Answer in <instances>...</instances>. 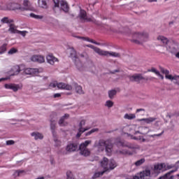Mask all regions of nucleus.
Listing matches in <instances>:
<instances>
[{
  "mask_svg": "<svg viewBox=\"0 0 179 179\" xmlns=\"http://www.w3.org/2000/svg\"><path fill=\"white\" fill-rule=\"evenodd\" d=\"M157 76H159L162 79H164V76L163 75L160 74V71L159 72V74H157Z\"/></svg>",
  "mask_w": 179,
  "mask_h": 179,
  "instance_id": "62",
  "label": "nucleus"
},
{
  "mask_svg": "<svg viewBox=\"0 0 179 179\" xmlns=\"http://www.w3.org/2000/svg\"><path fill=\"white\" fill-rule=\"evenodd\" d=\"M67 118H69V114H65L64 116H62L59 120V125L60 127H65V120H67Z\"/></svg>",
  "mask_w": 179,
  "mask_h": 179,
  "instance_id": "27",
  "label": "nucleus"
},
{
  "mask_svg": "<svg viewBox=\"0 0 179 179\" xmlns=\"http://www.w3.org/2000/svg\"><path fill=\"white\" fill-rule=\"evenodd\" d=\"M17 52V49L15 48H12L8 52V55H13V54H16Z\"/></svg>",
  "mask_w": 179,
  "mask_h": 179,
  "instance_id": "48",
  "label": "nucleus"
},
{
  "mask_svg": "<svg viewBox=\"0 0 179 179\" xmlns=\"http://www.w3.org/2000/svg\"><path fill=\"white\" fill-rule=\"evenodd\" d=\"M47 62L50 64V65H54L55 62H58V58L55 57L52 55H48L46 57Z\"/></svg>",
  "mask_w": 179,
  "mask_h": 179,
  "instance_id": "17",
  "label": "nucleus"
},
{
  "mask_svg": "<svg viewBox=\"0 0 179 179\" xmlns=\"http://www.w3.org/2000/svg\"><path fill=\"white\" fill-rule=\"evenodd\" d=\"M82 40H84V41H88L89 43H92V44H96V45H100V43H97L94 41L93 39H90L87 37H82Z\"/></svg>",
  "mask_w": 179,
  "mask_h": 179,
  "instance_id": "37",
  "label": "nucleus"
},
{
  "mask_svg": "<svg viewBox=\"0 0 179 179\" xmlns=\"http://www.w3.org/2000/svg\"><path fill=\"white\" fill-rule=\"evenodd\" d=\"M166 50L169 52H171V54H177V52L178 51V46L176 43L172 42L169 43L166 47Z\"/></svg>",
  "mask_w": 179,
  "mask_h": 179,
  "instance_id": "13",
  "label": "nucleus"
},
{
  "mask_svg": "<svg viewBox=\"0 0 179 179\" xmlns=\"http://www.w3.org/2000/svg\"><path fill=\"white\" fill-rule=\"evenodd\" d=\"M114 106V102L113 101L108 100L106 101L105 107H108V108H111Z\"/></svg>",
  "mask_w": 179,
  "mask_h": 179,
  "instance_id": "43",
  "label": "nucleus"
},
{
  "mask_svg": "<svg viewBox=\"0 0 179 179\" xmlns=\"http://www.w3.org/2000/svg\"><path fill=\"white\" fill-rule=\"evenodd\" d=\"M148 72H152V73H155V75H159V71L156 69V68L152 67L151 69H148Z\"/></svg>",
  "mask_w": 179,
  "mask_h": 179,
  "instance_id": "50",
  "label": "nucleus"
},
{
  "mask_svg": "<svg viewBox=\"0 0 179 179\" xmlns=\"http://www.w3.org/2000/svg\"><path fill=\"white\" fill-rule=\"evenodd\" d=\"M139 179H150V170L145 169L139 173V175L137 176Z\"/></svg>",
  "mask_w": 179,
  "mask_h": 179,
  "instance_id": "15",
  "label": "nucleus"
},
{
  "mask_svg": "<svg viewBox=\"0 0 179 179\" xmlns=\"http://www.w3.org/2000/svg\"><path fill=\"white\" fill-rule=\"evenodd\" d=\"M164 134V131H163L162 133L158 134H152V135H149L150 138H155V136H162Z\"/></svg>",
  "mask_w": 179,
  "mask_h": 179,
  "instance_id": "55",
  "label": "nucleus"
},
{
  "mask_svg": "<svg viewBox=\"0 0 179 179\" xmlns=\"http://www.w3.org/2000/svg\"><path fill=\"white\" fill-rule=\"evenodd\" d=\"M68 54H69L70 58H72L73 61H75L76 66L78 71H83V66L82 65V62L79 60L76 50H75L73 48H69L68 49Z\"/></svg>",
  "mask_w": 179,
  "mask_h": 179,
  "instance_id": "4",
  "label": "nucleus"
},
{
  "mask_svg": "<svg viewBox=\"0 0 179 179\" xmlns=\"http://www.w3.org/2000/svg\"><path fill=\"white\" fill-rule=\"evenodd\" d=\"M31 136L35 139V141H38V139L41 140L43 139L44 136L43 134L38 132V131H34L31 134Z\"/></svg>",
  "mask_w": 179,
  "mask_h": 179,
  "instance_id": "23",
  "label": "nucleus"
},
{
  "mask_svg": "<svg viewBox=\"0 0 179 179\" xmlns=\"http://www.w3.org/2000/svg\"><path fill=\"white\" fill-rule=\"evenodd\" d=\"M94 146L101 152H103L105 149L108 155H111V152H113V144L108 140H99L98 143H95Z\"/></svg>",
  "mask_w": 179,
  "mask_h": 179,
  "instance_id": "2",
  "label": "nucleus"
},
{
  "mask_svg": "<svg viewBox=\"0 0 179 179\" xmlns=\"http://www.w3.org/2000/svg\"><path fill=\"white\" fill-rule=\"evenodd\" d=\"M6 89H10V90H13V92H17L20 89H21L20 85L15 84H6L4 85Z\"/></svg>",
  "mask_w": 179,
  "mask_h": 179,
  "instance_id": "16",
  "label": "nucleus"
},
{
  "mask_svg": "<svg viewBox=\"0 0 179 179\" xmlns=\"http://www.w3.org/2000/svg\"><path fill=\"white\" fill-rule=\"evenodd\" d=\"M101 166L103 168L104 171L95 173L92 176L93 179L101 177V176H103L106 171H108V170H114L115 167H117V162H115L114 159L108 160L106 157H103V160L101 162Z\"/></svg>",
  "mask_w": 179,
  "mask_h": 179,
  "instance_id": "1",
  "label": "nucleus"
},
{
  "mask_svg": "<svg viewBox=\"0 0 179 179\" xmlns=\"http://www.w3.org/2000/svg\"><path fill=\"white\" fill-rule=\"evenodd\" d=\"M22 72L24 73V75H37L38 73V69L31 68L25 69L24 66H22Z\"/></svg>",
  "mask_w": 179,
  "mask_h": 179,
  "instance_id": "12",
  "label": "nucleus"
},
{
  "mask_svg": "<svg viewBox=\"0 0 179 179\" xmlns=\"http://www.w3.org/2000/svg\"><path fill=\"white\" fill-rule=\"evenodd\" d=\"M86 124V121L84 120H81L80 122L78 124V132L76 134V136L78 138H80L81 135L83 134V132H86V131H89L90 128H83Z\"/></svg>",
  "mask_w": 179,
  "mask_h": 179,
  "instance_id": "10",
  "label": "nucleus"
},
{
  "mask_svg": "<svg viewBox=\"0 0 179 179\" xmlns=\"http://www.w3.org/2000/svg\"><path fill=\"white\" fill-rule=\"evenodd\" d=\"M164 168H166V164H157L155 165L154 171L159 173V171H161V170H163Z\"/></svg>",
  "mask_w": 179,
  "mask_h": 179,
  "instance_id": "28",
  "label": "nucleus"
},
{
  "mask_svg": "<svg viewBox=\"0 0 179 179\" xmlns=\"http://www.w3.org/2000/svg\"><path fill=\"white\" fill-rule=\"evenodd\" d=\"M122 29L120 31V33H127L129 30L128 28H122Z\"/></svg>",
  "mask_w": 179,
  "mask_h": 179,
  "instance_id": "57",
  "label": "nucleus"
},
{
  "mask_svg": "<svg viewBox=\"0 0 179 179\" xmlns=\"http://www.w3.org/2000/svg\"><path fill=\"white\" fill-rule=\"evenodd\" d=\"M29 16H31V17H34V19H43L42 15H37L34 13H30Z\"/></svg>",
  "mask_w": 179,
  "mask_h": 179,
  "instance_id": "49",
  "label": "nucleus"
},
{
  "mask_svg": "<svg viewBox=\"0 0 179 179\" xmlns=\"http://www.w3.org/2000/svg\"><path fill=\"white\" fill-rule=\"evenodd\" d=\"M62 0H53V2L55 3V8H59V2Z\"/></svg>",
  "mask_w": 179,
  "mask_h": 179,
  "instance_id": "54",
  "label": "nucleus"
},
{
  "mask_svg": "<svg viewBox=\"0 0 179 179\" xmlns=\"http://www.w3.org/2000/svg\"><path fill=\"white\" fill-rule=\"evenodd\" d=\"M145 162H146V159L145 158H142L138 161H136L134 164L136 167H139V166H142V164H143V163H145Z\"/></svg>",
  "mask_w": 179,
  "mask_h": 179,
  "instance_id": "38",
  "label": "nucleus"
},
{
  "mask_svg": "<svg viewBox=\"0 0 179 179\" xmlns=\"http://www.w3.org/2000/svg\"><path fill=\"white\" fill-rule=\"evenodd\" d=\"M119 153H120V155H126L127 156H132V155H134V152L128 150H120Z\"/></svg>",
  "mask_w": 179,
  "mask_h": 179,
  "instance_id": "32",
  "label": "nucleus"
},
{
  "mask_svg": "<svg viewBox=\"0 0 179 179\" xmlns=\"http://www.w3.org/2000/svg\"><path fill=\"white\" fill-rule=\"evenodd\" d=\"M50 129L52 131L53 136H55V135H57L55 134V120H50Z\"/></svg>",
  "mask_w": 179,
  "mask_h": 179,
  "instance_id": "31",
  "label": "nucleus"
},
{
  "mask_svg": "<svg viewBox=\"0 0 179 179\" xmlns=\"http://www.w3.org/2000/svg\"><path fill=\"white\" fill-rule=\"evenodd\" d=\"M22 71H23V65L21 66H14L12 68V71L13 72V76L14 75H19V73H20V72H22Z\"/></svg>",
  "mask_w": 179,
  "mask_h": 179,
  "instance_id": "21",
  "label": "nucleus"
},
{
  "mask_svg": "<svg viewBox=\"0 0 179 179\" xmlns=\"http://www.w3.org/2000/svg\"><path fill=\"white\" fill-rule=\"evenodd\" d=\"M23 6H24V7H22L24 8V10H29L31 6L30 1L27 0H24Z\"/></svg>",
  "mask_w": 179,
  "mask_h": 179,
  "instance_id": "33",
  "label": "nucleus"
},
{
  "mask_svg": "<svg viewBox=\"0 0 179 179\" xmlns=\"http://www.w3.org/2000/svg\"><path fill=\"white\" fill-rule=\"evenodd\" d=\"M50 89H59L62 90H72V85L64 83L53 82L49 85Z\"/></svg>",
  "mask_w": 179,
  "mask_h": 179,
  "instance_id": "5",
  "label": "nucleus"
},
{
  "mask_svg": "<svg viewBox=\"0 0 179 179\" xmlns=\"http://www.w3.org/2000/svg\"><path fill=\"white\" fill-rule=\"evenodd\" d=\"M133 39L131 41L135 44H143L145 41H148L149 34L146 32H135L132 35Z\"/></svg>",
  "mask_w": 179,
  "mask_h": 179,
  "instance_id": "3",
  "label": "nucleus"
},
{
  "mask_svg": "<svg viewBox=\"0 0 179 179\" xmlns=\"http://www.w3.org/2000/svg\"><path fill=\"white\" fill-rule=\"evenodd\" d=\"M166 79H169V80H174V76H172L171 75H166L165 76Z\"/></svg>",
  "mask_w": 179,
  "mask_h": 179,
  "instance_id": "56",
  "label": "nucleus"
},
{
  "mask_svg": "<svg viewBox=\"0 0 179 179\" xmlns=\"http://www.w3.org/2000/svg\"><path fill=\"white\" fill-rule=\"evenodd\" d=\"M174 115H176L174 113H167L166 117H168L169 118H172L173 117H174Z\"/></svg>",
  "mask_w": 179,
  "mask_h": 179,
  "instance_id": "58",
  "label": "nucleus"
},
{
  "mask_svg": "<svg viewBox=\"0 0 179 179\" xmlns=\"http://www.w3.org/2000/svg\"><path fill=\"white\" fill-rule=\"evenodd\" d=\"M140 111H145V109L143 108H139L136 110V113H140Z\"/></svg>",
  "mask_w": 179,
  "mask_h": 179,
  "instance_id": "63",
  "label": "nucleus"
},
{
  "mask_svg": "<svg viewBox=\"0 0 179 179\" xmlns=\"http://www.w3.org/2000/svg\"><path fill=\"white\" fill-rule=\"evenodd\" d=\"M6 145H7V146H10L12 145H15V141L13 140H8L6 141Z\"/></svg>",
  "mask_w": 179,
  "mask_h": 179,
  "instance_id": "52",
  "label": "nucleus"
},
{
  "mask_svg": "<svg viewBox=\"0 0 179 179\" xmlns=\"http://www.w3.org/2000/svg\"><path fill=\"white\" fill-rule=\"evenodd\" d=\"M17 34H20L21 36H22V37H25L26 34H27V31H18V32H17Z\"/></svg>",
  "mask_w": 179,
  "mask_h": 179,
  "instance_id": "53",
  "label": "nucleus"
},
{
  "mask_svg": "<svg viewBox=\"0 0 179 179\" xmlns=\"http://www.w3.org/2000/svg\"><path fill=\"white\" fill-rule=\"evenodd\" d=\"M116 72H120V70L119 69H116L115 71H110V73H112L113 75H114V73H116Z\"/></svg>",
  "mask_w": 179,
  "mask_h": 179,
  "instance_id": "60",
  "label": "nucleus"
},
{
  "mask_svg": "<svg viewBox=\"0 0 179 179\" xmlns=\"http://www.w3.org/2000/svg\"><path fill=\"white\" fill-rule=\"evenodd\" d=\"M170 124H171V129H174L175 125H174V124H173V122L171 121Z\"/></svg>",
  "mask_w": 179,
  "mask_h": 179,
  "instance_id": "64",
  "label": "nucleus"
},
{
  "mask_svg": "<svg viewBox=\"0 0 179 179\" xmlns=\"http://www.w3.org/2000/svg\"><path fill=\"white\" fill-rule=\"evenodd\" d=\"M87 47H88L89 48H92V50H94V51H95V52H96V54H99V55H104L106 54L105 52L103 51V50L97 48V47H95L94 45H87Z\"/></svg>",
  "mask_w": 179,
  "mask_h": 179,
  "instance_id": "24",
  "label": "nucleus"
},
{
  "mask_svg": "<svg viewBox=\"0 0 179 179\" xmlns=\"http://www.w3.org/2000/svg\"><path fill=\"white\" fill-rule=\"evenodd\" d=\"M169 73H170V71L166 69L164 72V74L165 75V76H167V75H169Z\"/></svg>",
  "mask_w": 179,
  "mask_h": 179,
  "instance_id": "61",
  "label": "nucleus"
},
{
  "mask_svg": "<svg viewBox=\"0 0 179 179\" xmlns=\"http://www.w3.org/2000/svg\"><path fill=\"white\" fill-rule=\"evenodd\" d=\"M117 94V90H112L108 91V97L109 99H114V96Z\"/></svg>",
  "mask_w": 179,
  "mask_h": 179,
  "instance_id": "40",
  "label": "nucleus"
},
{
  "mask_svg": "<svg viewBox=\"0 0 179 179\" xmlns=\"http://www.w3.org/2000/svg\"><path fill=\"white\" fill-rule=\"evenodd\" d=\"M78 17H80V20H86L87 22H90V19L87 18V15H86V11H85L84 10H80Z\"/></svg>",
  "mask_w": 179,
  "mask_h": 179,
  "instance_id": "25",
  "label": "nucleus"
},
{
  "mask_svg": "<svg viewBox=\"0 0 179 179\" xmlns=\"http://www.w3.org/2000/svg\"><path fill=\"white\" fill-rule=\"evenodd\" d=\"M129 79L130 82H137V83H139L141 80H145V78H144L143 76L141 73H136L134 74L133 76H129Z\"/></svg>",
  "mask_w": 179,
  "mask_h": 179,
  "instance_id": "11",
  "label": "nucleus"
},
{
  "mask_svg": "<svg viewBox=\"0 0 179 179\" xmlns=\"http://www.w3.org/2000/svg\"><path fill=\"white\" fill-rule=\"evenodd\" d=\"M141 121H145L146 124H152V122L156 121V117L143 118Z\"/></svg>",
  "mask_w": 179,
  "mask_h": 179,
  "instance_id": "34",
  "label": "nucleus"
},
{
  "mask_svg": "<svg viewBox=\"0 0 179 179\" xmlns=\"http://www.w3.org/2000/svg\"><path fill=\"white\" fill-rule=\"evenodd\" d=\"M76 149H78V145L74 143H69L66 147V150L68 152V153L75 152Z\"/></svg>",
  "mask_w": 179,
  "mask_h": 179,
  "instance_id": "19",
  "label": "nucleus"
},
{
  "mask_svg": "<svg viewBox=\"0 0 179 179\" xmlns=\"http://www.w3.org/2000/svg\"><path fill=\"white\" fill-rule=\"evenodd\" d=\"M98 131H99V129H92L90 131L85 134V136H89L92 135V134H94V132H98Z\"/></svg>",
  "mask_w": 179,
  "mask_h": 179,
  "instance_id": "45",
  "label": "nucleus"
},
{
  "mask_svg": "<svg viewBox=\"0 0 179 179\" xmlns=\"http://www.w3.org/2000/svg\"><path fill=\"white\" fill-rule=\"evenodd\" d=\"M73 86L76 89V93L78 94H85V92H83V90L82 89V86L78 85L77 83H74Z\"/></svg>",
  "mask_w": 179,
  "mask_h": 179,
  "instance_id": "29",
  "label": "nucleus"
},
{
  "mask_svg": "<svg viewBox=\"0 0 179 179\" xmlns=\"http://www.w3.org/2000/svg\"><path fill=\"white\" fill-rule=\"evenodd\" d=\"M8 31L10 33H11L12 34H17V32L19 31V30H17V27H15V24H9Z\"/></svg>",
  "mask_w": 179,
  "mask_h": 179,
  "instance_id": "26",
  "label": "nucleus"
},
{
  "mask_svg": "<svg viewBox=\"0 0 179 179\" xmlns=\"http://www.w3.org/2000/svg\"><path fill=\"white\" fill-rule=\"evenodd\" d=\"M103 52H105L104 55H104L105 57H107L110 55V57H114L115 58H120L121 57V55L118 52H108V51H105L103 50Z\"/></svg>",
  "mask_w": 179,
  "mask_h": 179,
  "instance_id": "22",
  "label": "nucleus"
},
{
  "mask_svg": "<svg viewBox=\"0 0 179 179\" xmlns=\"http://www.w3.org/2000/svg\"><path fill=\"white\" fill-rule=\"evenodd\" d=\"M22 173H24V171H15L13 174V176L14 177V178H16V177H19V176H20V174H22Z\"/></svg>",
  "mask_w": 179,
  "mask_h": 179,
  "instance_id": "44",
  "label": "nucleus"
},
{
  "mask_svg": "<svg viewBox=\"0 0 179 179\" xmlns=\"http://www.w3.org/2000/svg\"><path fill=\"white\" fill-rule=\"evenodd\" d=\"M173 83L179 86V76H174Z\"/></svg>",
  "mask_w": 179,
  "mask_h": 179,
  "instance_id": "51",
  "label": "nucleus"
},
{
  "mask_svg": "<svg viewBox=\"0 0 179 179\" xmlns=\"http://www.w3.org/2000/svg\"><path fill=\"white\" fill-rule=\"evenodd\" d=\"M32 62H38V64H43L45 62V59L42 55H35L30 58Z\"/></svg>",
  "mask_w": 179,
  "mask_h": 179,
  "instance_id": "14",
  "label": "nucleus"
},
{
  "mask_svg": "<svg viewBox=\"0 0 179 179\" xmlns=\"http://www.w3.org/2000/svg\"><path fill=\"white\" fill-rule=\"evenodd\" d=\"M124 118L125 120H135V118H136V116L134 113H126L124 116Z\"/></svg>",
  "mask_w": 179,
  "mask_h": 179,
  "instance_id": "35",
  "label": "nucleus"
},
{
  "mask_svg": "<svg viewBox=\"0 0 179 179\" xmlns=\"http://www.w3.org/2000/svg\"><path fill=\"white\" fill-rule=\"evenodd\" d=\"M117 146H122V148H129V149H139V147L135 144L128 143L127 141H122L121 140L116 141Z\"/></svg>",
  "mask_w": 179,
  "mask_h": 179,
  "instance_id": "9",
  "label": "nucleus"
},
{
  "mask_svg": "<svg viewBox=\"0 0 179 179\" xmlns=\"http://www.w3.org/2000/svg\"><path fill=\"white\" fill-rule=\"evenodd\" d=\"M59 155H68V151L66 150V148H61L58 151Z\"/></svg>",
  "mask_w": 179,
  "mask_h": 179,
  "instance_id": "47",
  "label": "nucleus"
},
{
  "mask_svg": "<svg viewBox=\"0 0 179 179\" xmlns=\"http://www.w3.org/2000/svg\"><path fill=\"white\" fill-rule=\"evenodd\" d=\"M157 41L162 43V44H167V43H169V39H167L166 37L162 36H159L157 37Z\"/></svg>",
  "mask_w": 179,
  "mask_h": 179,
  "instance_id": "36",
  "label": "nucleus"
},
{
  "mask_svg": "<svg viewBox=\"0 0 179 179\" xmlns=\"http://www.w3.org/2000/svg\"><path fill=\"white\" fill-rule=\"evenodd\" d=\"M53 97H54L55 99H57V98H58V97H61V94H60V93L55 94L53 95Z\"/></svg>",
  "mask_w": 179,
  "mask_h": 179,
  "instance_id": "59",
  "label": "nucleus"
},
{
  "mask_svg": "<svg viewBox=\"0 0 179 179\" xmlns=\"http://www.w3.org/2000/svg\"><path fill=\"white\" fill-rule=\"evenodd\" d=\"M59 8L60 9H62V10L64 12H69V6H68V3H66V1H64V0H62L60 2H59Z\"/></svg>",
  "mask_w": 179,
  "mask_h": 179,
  "instance_id": "18",
  "label": "nucleus"
},
{
  "mask_svg": "<svg viewBox=\"0 0 179 179\" xmlns=\"http://www.w3.org/2000/svg\"><path fill=\"white\" fill-rule=\"evenodd\" d=\"M53 137H54L53 141L55 142V146L56 148L61 146V141L58 140V138H57V134H55V136Z\"/></svg>",
  "mask_w": 179,
  "mask_h": 179,
  "instance_id": "39",
  "label": "nucleus"
},
{
  "mask_svg": "<svg viewBox=\"0 0 179 179\" xmlns=\"http://www.w3.org/2000/svg\"><path fill=\"white\" fill-rule=\"evenodd\" d=\"M48 2H50V0H38V7L47 9L48 8Z\"/></svg>",
  "mask_w": 179,
  "mask_h": 179,
  "instance_id": "20",
  "label": "nucleus"
},
{
  "mask_svg": "<svg viewBox=\"0 0 179 179\" xmlns=\"http://www.w3.org/2000/svg\"><path fill=\"white\" fill-rule=\"evenodd\" d=\"M5 9H8V10H24V8L17 3H8L6 7H3V6L0 7L1 10H3Z\"/></svg>",
  "mask_w": 179,
  "mask_h": 179,
  "instance_id": "7",
  "label": "nucleus"
},
{
  "mask_svg": "<svg viewBox=\"0 0 179 179\" xmlns=\"http://www.w3.org/2000/svg\"><path fill=\"white\" fill-rule=\"evenodd\" d=\"M92 143L91 140H87L84 143H82L80 146V153L82 155V156H85V157L87 156H90V150L87 149V146Z\"/></svg>",
  "mask_w": 179,
  "mask_h": 179,
  "instance_id": "6",
  "label": "nucleus"
},
{
  "mask_svg": "<svg viewBox=\"0 0 179 179\" xmlns=\"http://www.w3.org/2000/svg\"><path fill=\"white\" fill-rule=\"evenodd\" d=\"M178 164H179V161H178L175 164L166 165L165 166L166 170H170L171 169H174L175 167V169L170 171L169 172H168L164 175L165 178H169L170 176H171L173 173H176V171H178L179 169Z\"/></svg>",
  "mask_w": 179,
  "mask_h": 179,
  "instance_id": "8",
  "label": "nucleus"
},
{
  "mask_svg": "<svg viewBox=\"0 0 179 179\" xmlns=\"http://www.w3.org/2000/svg\"><path fill=\"white\" fill-rule=\"evenodd\" d=\"M66 179H75V178L73 177V174H72V172L71 171H68L66 172Z\"/></svg>",
  "mask_w": 179,
  "mask_h": 179,
  "instance_id": "46",
  "label": "nucleus"
},
{
  "mask_svg": "<svg viewBox=\"0 0 179 179\" xmlns=\"http://www.w3.org/2000/svg\"><path fill=\"white\" fill-rule=\"evenodd\" d=\"M8 44L4 43L0 47V55L3 54L4 52H6V46Z\"/></svg>",
  "mask_w": 179,
  "mask_h": 179,
  "instance_id": "41",
  "label": "nucleus"
},
{
  "mask_svg": "<svg viewBox=\"0 0 179 179\" xmlns=\"http://www.w3.org/2000/svg\"><path fill=\"white\" fill-rule=\"evenodd\" d=\"M132 139H134V141H140V142H146V139L143 138V136H134Z\"/></svg>",
  "mask_w": 179,
  "mask_h": 179,
  "instance_id": "42",
  "label": "nucleus"
},
{
  "mask_svg": "<svg viewBox=\"0 0 179 179\" xmlns=\"http://www.w3.org/2000/svg\"><path fill=\"white\" fill-rule=\"evenodd\" d=\"M1 22L3 24H10V23H13V20L9 19L8 17H4L1 20Z\"/></svg>",
  "mask_w": 179,
  "mask_h": 179,
  "instance_id": "30",
  "label": "nucleus"
}]
</instances>
